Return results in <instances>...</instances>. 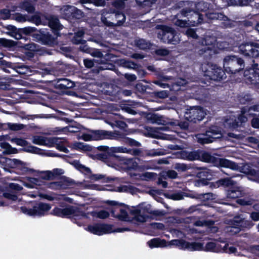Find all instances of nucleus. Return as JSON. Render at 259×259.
<instances>
[{
  "label": "nucleus",
  "mask_w": 259,
  "mask_h": 259,
  "mask_svg": "<svg viewBox=\"0 0 259 259\" xmlns=\"http://www.w3.org/2000/svg\"><path fill=\"white\" fill-rule=\"evenodd\" d=\"M259 39L254 35L246 34L238 45L239 53L246 58L254 59L259 58Z\"/></svg>",
  "instance_id": "f257e3e1"
},
{
  "label": "nucleus",
  "mask_w": 259,
  "mask_h": 259,
  "mask_svg": "<svg viewBox=\"0 0 259 259\" xmlns=\"http://www.w3.org/2000/svg\"><path fill=\"white\" fill-rule=\"evenodd\" d=\"M8 30L7 34L16 39L26 42L29 39V36L33 38V34L36 33L37 29L34 27L27 26L24 28H17L15 26L8 25L4 26ZM33 40V38H32Z\"/></svg>",
  "instance_id": "f03ea898"
},
{
  "label": "nucleus",
  "mask_w": 259,
  "mask_h": 259,
  "mask_svg": "<svg viewBox=\"0 0 259 259\" xmlns=\"http://www.w3.org/2000/svg\"><path fill=\"white\" fill-rule=\"evenodd\" d=\"M223 67L227 73L235 74L243 70L245 67L244 60L238 56L227 55L223 59Z\"/></svg>",
  "instance_id": "7ed1b4c3"
},
{
  "label": "nucleus",
  "mask_w": 259,
  "mask_h": 259,
  "mask_svg": "<svg viewBox=\"0 0 259 259\" xmlns=\"http://www.w3.org/2000/svg\"><path fill=\"white\" fill-rule=\"evenodd\" d=\"M113 226L110 224L96 223L94 225H89L87 230L90 233L99 236L113 232H123L132 230L129 227H119L113 229Z\"/></svg>",
  "instance_id": "20e7f679"
},
{
  "label": "nucleus",
  "mask_w": 259,
  "mask_h": 259,
  "mask_svg": "<svg viewBox=\"0 0 259 259\" xmlns=\"http://www.w3.org/2000/svg\"><path fill=\"white\" fill-rule=\"evenodd\" d=\"M204 72V76L210 80L202 81L206 86L210 85V80L221 81L227 77L225 69H223L216 64H211L209 65L208 64L207 68Z\"/></svg>",
  "instance_id": "39448f33"
},
{
  "label": "nucleus",
  "mask_w": 259,
  "mask_h": 259,
  "mask_svg": "<svg viewBox=\"0 0 259 259\" xmlns=\"http://www.w3.org/2000/svg\"><path fill=\"white\" fill-rule=\"evenodd\" d=\"M101 20L106 27H114L122 25L125 21V16L122 12H103Z\"/></svg>",
  "instance_id": "423d86ee"
},
{
  "label": "nucleus",
  "mask_w": 259,
  "mask_h": 259,
  "mask_svg": "<svg viewBox=\"0 0 259 259\" xmlns=\"http://www.w3.org/2000/svg\"><path fill=\"white\" fill-rule=\"evenodd\" d=\"M58 37L53 35L49 29L41 28L37 29L36 33L33 34V40L44 45L54 47L58 44Z\"/></svg>",
  "instance_id": "0eeeda50"
},
{
  "label": "nucleus",
  "mask_w": 259,
  "mask_h": 259,
  "mask_svg": "<svg viewBox=\"0 0 259 259\" xmlns=\"http://www.w3.org/2000/svg\"><path fill=\"white\" fill-rule=\"evenodd\" d=\"M109 166L112 167H118L123 171L127 172L132 170H136L138 167V163L133 158H126L116 153Z\"/></svg>",
  "instance_id": "6e6552de"
},
{
  "label": "nucleus",
  "mask_w": 259,
  "mask_h": 259,
  "mask_svg": "<svg viewBox=\"0 0 259 259\" xmlns=\"http://www.w3.org/2000/svg\"><path fill=\"white\" fill-rule=\"evenodd\" d=\"M156 28L160 30L157 34V37L165 44L176 45V31L172 27L165 25H157Z\"/></svg>",
  "instance_id": "1a4fd4ad"
},
{
  "label": "nucleus",
  "mask_w": 259,
  "mask_h": 259,
  "mask_svg": "<svg viewBox=\"0 0 259 259\" xmlns=\"http://www.w3.org/2000/svg\"><path fill=\"white\" fill-rule=\"evenodd\" d=\"M51 208L50 204L38 202L35 203L32 206V208H27L26 206H23L20 207L21 211L22 213L29 216H44L46 212L49 211Z\"/></svg>",
  "instance_id": "9d476101"
},
{
  "label": "nucleus",
  "mask_w": 259,
  "mask_h": 259,
  "mask_svg": "<svg viewBox=\"0 0 259 259\" xmlns=\"http://www.w3.org/2000/svg\"><path fill=\"white\" fill-rule=\"evenodd\" d=\"M206 115V110L203 107L195 106L187 108L184 116L188 121L196 123L202 120Z\"/></svg>",
  "instance_id": "9b49d317"
},
{
  "label": "nucleus",
  "mask_w": 259,
  "mask_h": 259,
  "mask_svg": "<svg viewBox=\"0 0 259 259\" xmlns=\"http://www.w3.org/2000/svg\"><path fill=\"white\" fill-rule=\"evenodd\" d=\"M52 214L58 217L65 218L70 215H73L75 217H81L84 218H88L86 212L84 211L79 209H75L72 206L61 208L55 207L51 211Z\"/></svg>",
  "instance_id": "f8f14e48"
},
{
  "label": "nucleus",
  "mask_w": 259,
  "mask_h": 259,
  "mask_svg": "<svg viewBox=\"0 0 259 259\" xmlns=\"http://www.w3.org/2000/svg\"><path fill=\"white\" fill-rule=\"evenodd\" d=\"M114 148H118V147L109 148L107 146H98L97 149L103 152L97 154V159L104 162L109 166L116 154L118 153V151L114 150Z\"/></svg>",
  "instance_id": "ddd939ff"
},
{
  "label": "nucleus",
  "mask_w": 259,
  "mask_h": 259,
  "mask_svg": "<svg viewBox=\"0 0 259 259\" xmlns=\"http://www.w3.org/2000/svg\"><path fill=\"white\" fill-rule=\"evenodd\" d=\"M52 85L60 94H69L68 90L74 88L75 83L66 78H57L52 81Z\"/></svg>",
  "instance_id": "4468645a"
},
{
  "label": "nucleus",
  "mask_w": 259,
  "mask_h": 259,
  "mask_svg": "<svg viewBox=\"0 0 259 259\" xmlns=\"http://www.w3.org/2000/svg\"><path fill=\"white\" fill-rule=\"evenodd\" d=\"M107 203L113 208L111 210L112 216L120 221H125L128 218V213L125 209L121 206H126L124 203H118L115 201L109 200Z\"/></svg>",
  "instance_id": "2eb2a0df"
},
{
  "label": "nucleus",
  "mask_w": 259,
  "mask_h": 259,
  "mask_svg": "<svg viewBox=\"0 0 259 259\" xmlns=\"http://www.w3.org/2000/svg\"><path fill=\"white\" fill-rule=\"evenodd\" d=\"M171 244L179 247L180 249L189 251L203 250V244L201 242H189L183 239H175L171 241Z\"/></svg>",
  "instance_id": "dca6fc26"
},
{
  "label": "nucleus",
  "mask_w": 259,
  "mask_h": 259,
  "mask_svg": "<svg viewBox=\"0 0 259 259\" xmlns=\"http://www.w3.org/2000/svg\"><path fill=\"white\" fill-rule=\"evenodd\" d=\"M257 63H254L253 67L244 71V76L248 83L255 85L259 89V68Z\"/></svg>",
  "instance_id": "f3484780"
},
{
  "label": "nucleus",
  "mask_w": 259,
  "mask_h": 259,
  "mask_svg": "<svg viewBox=\"0 0 259 259\" xmlns=\"http://www.w3.org/2000/svg\"><path fill=\"white\" fill-rule=\"evenodd\" d=\"M92 133L94 140H100L103 139H115L117 138H123L124 134L119 132H110L105 130H92Z\"/></svg>",
  "instance_id": "a211bd4d"
},
{
  "label": "nucleus",
  "mask_w": 259,
  "mask_h": 259,
  "mask_svg": "<svg viewBox=\"0 0 259 259\" xmlns=\"http://www.w3.org/2000/svg\"><path fill=\"white\" fill-rule=\"evenodd\" d=\"M216 41L214 37L206 36L202 41L203 47L199 53L204 57L211 56L215 54Z\"/></svg>",
  "instance_id": "6ab92c4d"
},
{
  "label": "nucleus",
  "mask_w": 259,
  "mask_h": 259,
  "mask_svg": "<svg viewBox=\"0 0 259 259\" xmlns=\"http://www.w3.org/2000/svg\"><path fill=\"white\" fill-rule=\"evenodd\" d=\"M181 13L183 17L192 19L191 20L189 21L190 23L193 26L200 24L203 21V15L198 11L186 8L181 11Z\"/></svg>",
  "instance_id": "aec40b11"
},
{
  "label": "nucleus",
  "mask_w": 259,
  "mask_h": 259,
  "mask_svg": "<svg viewBox=\"0 0 259 259\" xmlns=\"http://www.w3.org/2000/svg\"><path fill=\"white\" fill-rule=\"evenodd\" d=\"M247 121V117L244 115V113L242 112L237 117L227 119L225 122L230 129L234 130L240 127H244Z\"/></svg>",
  "instance_id": "412c9836"
},
{
  "label": "nucleus",
  "mask_w": 259,
  "mask_h": 259,
  "mask_svg": "<svg viewBox=\"0 0 259 259\" xmlns=\"http://www.w3.org/2000/svg\"><path fill=\"white\" fill-rule=\"evenodd\" d=\"M150 205L149 204L145 205L144 204H140L137 208L132 210V213L136 217H137L138 220L141 222H144L148 218V215L142 214V213H147L149 214H155L150 209Z\"/></svg>",
  "instance_id": "4be33fe9"
},
{
  "label": "nucleus",
  "mask_w": 259,
  "mask_h": 259,
  "mask_svg": "<svg viewBox=\"0 0 259 259\" xmlns=\"http://www.w3.org/2000/svg\"><path fill=\"white\" fill-rule=\"evenodd\" d=\"M245 192L242 187L239 186L236 182L225 192L226 197L228 199H235L244 195Z\"/></svg>",
  "instance_id": "5701e85b"
},
{
  "label": "nucleus",
  "mask_w": 259,
  "mask_h": 259,
  "mask_svg": "<svg viewBox=\"0 0 259 259\" xmlns=\"http://www.w3.org/2000/svg\"><path fill=\"white\" fill-rule=\"evenodd\" d=\"M0 65L13 68L20 74H26L30 70L29 67L24 64H17L15 65L14 66H13V65L11 62H7L3 59H0Z\"/></svg>",
  "instance_id": "b1692460"
},
{
  "label": "nucleus",
  "mask_w": 259,
  "mask_h": 259,
  "mask_svg": "<svg viewBox=\"0 0 259 259\" xmlns=\"http://www.w3.org/2000/svg\"><path fill=\"white\" fill-rule=\"evenodd\" d=\"M74 182L69 178L62 176L60 177L59 181L53 182L50 183V188L55 189L66 188L72 186Z\"/></svg>",
  "instance_id": "393cba45"
},
{
  "label": "nucleus",
  "mask_w": 259,
  "mask_h": 259,
  "mask_svg": "<svg viewBox=\"0 0 259 259\" xmlns=\"http://www.w3.org/2000/svg\"><path fill=\"white\" fill-rule=\"evenodd\" d=\"M49 26L51 29L54 35L60 36V31L62 29L63 26L60 23L59 19L56 16H51L48 19Z\"/></svg>",
  "instance_id": "a878e982"
},
{
  "label": "nucleus",
  "mask_w": 259,
  "mask_h": 259,
  "mask_svg": "<svg viewBox=\"0 0 259 259\" xmlns=\"http://www.w3.org/2000/svg\"><path fill=\"white\" fill-rule=\"evenodd\" d=\"M236 182L235 181L233 180L231 178H222L215 182L211 183L210 187L211 188H219L220 187H223L224 188L225 192L226 191V189H228Z\"/></svg>",
  "instance_id": "bb28decb"
},
{
  "label": "nucleus",
  "mask_w": 259,
  "mask_h": 259,
  "mask_svg": "<svg viewBox=\"0 0 259 259\" xmlns=\"http://www.w3.org/2000/svg\"><path fill=\"white\" fill-rule=\"evenodd\" d=\"M214 127H211L206 132L205 136L198 138V141L199 143L204 144L212 143L213 141L214 138L209 134L217 135L219 134L218 130L214 129Z\"/></svg>",
  "instance_id": "cd10ccee"
},
{
  "label": "nucleus",
  "mask_w": 259,
  "mask_h": 259,
  "mask_svg": "<svg viewBox=\"0 0 259 259\" xmlns=\"http://www.w3.org/2000/svg\"><path fill=\"white\" fill-rule=\"evenodd\" d=\"M214 164L221 167L229 168L232 170H237L239 167L236 162L224 158L217 157L216 161Z\"/></svg>",
  "instance_id": "c85d7f7f"
},
{
  "label": "nucleus",
  "mask_w": 259,
  "mask_h": 259,
  "mask_svg": "<svg viewBox=\"0 0 259 259\" xmlns=\"http://www.w3.org/2000/svg\"><path fill=\"white\" fill-rule=\"evenodd\" d=\"M196 152H198V157L196 158V160H199L205 162H212L214 163L216 161L217 157L211 155L208 152L197 150Z\"/></svg>",
  "instance_id": "c756f323"
},
{
  "label": "nucleus",
  "mask_w": 259,
  "mask_h": 259,
  "mask_svg": "<svg viewBox=\"0 0 259 259\" xmlns=\"http://www.w3.org/2000/svg\"><path fill=\"white\" fill-rule=\"evenodd\" d=\"M114 150H117L118 153L130 154L135 156H140L142 150L140 149L127 148L123 146H119L118 148H114Z\"/></svg>",
  "instance_id": "7c9ffc66"
},
{
  "label": "nucleus",
  "mask_w": 259,
  "mask_h": 259,
  "mask_svg": "<svg viewBox=\"0 0 259 259\" xmlns=\"http://www.w3.org/2000/svg\"><path fill=\"white\" fill-rule=\"evenodd\" d=\"M151 248L156 247H164L167 246V242L165 239H161L159 238L151 239L147 242Z\"/></svg>",
  "instance_id": "2f4dec72"
},
{
  "label": "nucleus",
  "mask_w": 259,
  "mask_h": 259,
  "mask_svg": "<svg viewBox=\"0 0 259 259\" xmlns=\"http://www.w3.org/2000/svg\"><path fill=\"white\" fill-rule=\"evenodd\" d=\"M180 156L182 159L188 160H195L196 158L198 157V152L196 150L192 151H188L186 150H183L180 152Z\"/></svg>",
  "instance_id": "473e14b6"
},
{
  "label": "nucleus",
  "mask_w": 259,
  "mask_h": 259,
  "mask_svg": "<svg viewBox=\"0 0 259 259\" xmlns=\"http://www.w3.org/2000/svg\"><path fill=\"white\" fill-rule=\"evenodd\" d=\"M221 248V245L219 243H217L214 242H207L203 250L206 251H211L214 252H219Z\"/></svg>",
  "instance_id": "72a5a7b5"
},
{
  "label": "nucleus",
  "mask_w": 259,
  "mask_h": 259,
  "mask_svg": "<svg viewBox=\"0 0 259 259\" xmlns=\"http://www.w3.org/2000/svg\"><path fill=\"white\" fill-rule=\"evenodd\" d=\"M119 65L122 67L127 69H136L138 67V64L135 62L126 59H120L118 61Z\"/></svg>",
  "instance_id": "f704fd0d"
},
{
  "label": "nucleus",
  "mask_w": 259,
  "mask_h": 259,
  "mask_svg": "<svg viewBox=\"0 0 259 259\" xmlns=\"http://www.w3.org/2000/svg\"><path fill=\"white\" fill-rule=\"evenodd\" d=\"M87 215L88 214H91L93 217H96L101 219H105L109 217V213L105 210H101L99 211H92L90 212L86 213Z\"/></svg>",
  "instance_id": "c9c22d12"
},
{
  "label": "nucleus",
  "mask_w": 259,
  "mask_h": 259,
  "mask_svg": "<svg viewBox=\"0 0 259 259\" xmlns=\"http://www.w3.org/2000/svg\"><path fill=\"white\" fill-rule=\"evenodd\" d=\"M237 99L240 104L242 105L249 104L252 100L251 96L248 94L239 95Z\"/></svg>",
  "instance_id": "e433bc0d"
},
{
  "label": "nucleus",
  "mask_w": 259,
  "mask_h": 259,
  "mask_svg": "<svg viewBox=\"0 0 259 259\" xmlns=\"http://www.w3.org/2000/svg\"><path fill=\"white\" fill-rule=\"evenodd\" d=\"M27 41L28 43L26 42L20 41L19 43L21 45L20 47L25 49L26 51H36V45L34 43H30V40L29 39Z\"/></svg>",
  "instance_id": "4c0bfd02"
},
{
  "label": "nucleus",
  "mask_w": 259,
  "mask_h": 259,
  "mask_svg": "<svg viewBox=\"0 0 259 259\" xmlns=\"http://www.w3.org/2000/svg\"><path fill=\"white\" fill-rule=\"evenodd\" d=\"M22 9H24L29 13L34 12L35 8L29 0H25L21 4Z\"/></svg>",
  "instance_id": "58836bf2"
},
{
  "label": "nucleus",
  "mask_w": 259,
  "mask_h": 259,
  "mask_svg": "<svg viewBox=\"0 0 259 259\" xmlns=\"http://www.w3.org/2000/svg\"><path fill=\"white\" fill-rule=\"evenodd\" d=\"M72 148L77 150H82L84 151H90L92 150L91 146L84 145L83 143L75 142L72 145Z\"/></svg>",
  "instance_id": "ea45409f"
},
{
  "label": "nucleus",
  "mask_w": 259,
  "mask_h": 259,
  "mask_svg": "<svg viewBox=\"0 0 259 259\" xmlns=\"http://www.w3.org/2000/svg\"><path fill=\"white\" fill-rule=\"evenodd\" d=\"M89 178L93 181H97L100 180H102V181L104 182H108L110 181V179L109 178H106L105 175H101V174H91L89 176Z\"/></svg>",
  "instance_id": "a19ab883"
},
{
  "label": "nucleus",
  "mask_w": 259,
  "mask_h": 259,
  "mask_svg": "<svg viewBox=\"0 0 259 259\" xmlns=\"http://www.w3.org/2000/svg\"><path fill=\"white\" fill-rule=\"evenodd\" d=\"M22 150L27 153L34 154H40L41 151V149L37 147L31 145L29 143L28 145H27V146H26L25 147H24L22 149Z\"/></svg>",
  "instance_id": "79ce46f5"
},
{
  "label": "nucleus",
  "mask_w": 259,
  "mask_h": 259,
  "mask_svg": "<svg viewBox=\"0 0 259 259\" xmlns=\"http://www.w3.org/2000/svg\"><path fill=\"white\" fill-rule=\"evenodd\" d=\"M47 138L40 136H34L32 138V143L38 145H46Z\"/></svg>",
  "instance_id": "37998d69"
},
{
  "label": "nucleus",
  "mask_w": 259,
  "mask_h": 259,
  "mask_svg": "<svg viewBox=\"0 0 259 259\" xmlns=\"http://www.w3.org/2000/svg\"><path fill=\"white\" fill-rule=\"evenodd\" d=\"M135 90L141 94H145L148 92L147 91L148 89H149V86L147 85H144L142 83H137L135 87Z\"/></svg>",
  "instance_id": "c03bdc74"
},
{
  "label": "nucleus",
  "mask_w": 259,
  "mask_h": 259,
  "mask_svg": "<svg viewBox=\"0 0 259 259\" xmlns=\"http://www.w3.org/2000/svg\"><path fill=\"white\" fill-rule=\"evenodd\" d=\"M156 1V0H136L137 5L142 8L150 7Z\"/></svg>",
  "instance_id": "a18cd8bd"
},
{
  "label": "nucleus",
  "mask_w": 259,
  "mask_h": 259,
  "mask_svg": "<svg viewBox=\"0 0 259 259\" xmlns=\"http://www.w3.org/2000/svg\"><path fill=\"white\" fill-rule=\"evenodd\" d=\"M83 64L85 67L87 68H91L95 65H97L99 64V61L96 59H84Z\"/></svg>",
  "instance_id": "49530a36"
},
{
  "label": "nucleus",
  "mask_w": 259,
  "mask_h": 259,
  "mask_svg": "<svg viewBox=\"0 0 259 259\" xmlns=\"http://www.w3.org/2000/svg\"><path fill=\"white\" fill-rule=\"evenodd\" d=\"M6 162L11 167H16L23 165V162L17 159H8L6 160Z\"/></svg>",
  "instance_id": "de8ad7c7"
},
{
  "label": "nucleus",
  "mask_w": 259,
  "mask_h": 259,
  "mask_svg": "<svg viewBox=\"0 0 259 259\" xmlns=\"http://www.w3.org/2000/svg\"><path fill=\"white\" fill-rule=\"evenodd\" d=\"M11 142L15 143L17 145L25 147L28 145L29 142L24 139L20 138H14L11 140Z\"/></svg>",
  "instance_id": "09e8293b"
},
{
  "label": "nucleus",
  "mask_w": 259,
  "mask_h": 259,
  "mask_svg": "<svg viewBox=\"0 0 259 259\" xmlns=\"http://www.w3.org/2000/svg\"><path fill=\"white\" fill-rule=\"evenodd\" d=\"M185 33L189 38L198 39L199 37V36L196 33V29L188 27L187 28Z\"/></svg>",
  "instance_id": "8fccbe9b"
},
{
  "label": "nucleus",
  "mask_w": 259,
  "mask_h": 259,
  "mask_svg": "<svg viewBox=\"0 0 259 259\" xmlns=\"http://www.w3.org/2000/svg\"><path fill=\"white\" fill-rule=\"evenodd\" d=\"M209 18L211 20H219L223 21L224 19H227V16L223 13H213L209 15Z\"/></svg>",
  "instance_id": "3c124183"
},
{
  "label": "nucleus",
  "mask_w": 259,
  "mask_h": 259,
  "mask_svg": "<svg viewBox=\"0 0 259 259\" xmlns=\"http://www.w3.org/2000/svg\"><path fill=\"white\" fill-rule=\"evenodd\" d=\"M230 2L233 5L246 6L250 4L251 0H230Z\"/></svg>",
  "instance_id": "603ef678"
},
{
  "label": "nucleus",
  "mask_w": 259,
  "mask_h": 259,
  "mask_svg": "<svg viewBox=\"0 0 259 259\" xmlns=\"http://www.w3.org/2000/svg\"><path fill=\"white\" fill-rule=\"evenodd\" d=\"M11 11L9 9H3L0 10V19L7 20L10 18Z\"/></svg>",
  "instance_id": "864d4df0"
},
{
  "label": "nucleus",
  "mask_w": 259,
  "mask_h": 259,
  "mask_svg": "<svg viewBox=\"0 0 259 259\" xmlns=\"http://www.w3.org/2000/svg\"><path fill=\"white\" fill-rule=\"evenodd\" d=\"M59 139L56 137H50L47 138L46 145L50 147H54L55 145L57 146V144L59 142Z\"/></svg>",
  "instance_id": "5fc2aeb1"
},
{
  "label": "nucleus",
  "mask_w": 259,
  "mask_h": 259,
  "mask_svg": "<svg viewBox=\"0 0 259 259\" xmlns=\"http://www.w3.org/2000/svg\"><path fill=\"white\" fill-rule=\"evenodd\" d=\"M175 168L179 172H184L190 168V166L186 164L177 163Z\"/></svg>",
  "instance_id": "6e6d98bb"
},
{
  "label": "nucleus",
  "mask_w": 259,
  "mask_h": 259,
  "mask_svg": "<svg viewBox=\"0 0 259 259\" xmlns=\"http://www.w3.org/2000/svg\"><path fill=\"white\" fill-rule=\"evenodd\" d=\"M147 118L152 123H157L160 119V117L155 113H149L147 115Z\"/></svg>",
  "instance_id": "4d7b16f0"
},
{
  "label": "nucleus",
  "mask_w": 259,
  "mask_h": 259,
  "mask_svg": "<svg viewBox=\"0 0 259 259\" xmlns=\"http://www.w3.org/2000/svg\"><path fill=\"white\" fill-rule=\"evenodd\" d=\"M8 125L9 128L11 130L14 131H17L22 130L24 127V125H23V124L19 123H8Z\"/></svg>",
  "instance_id": "13d9d810"
},
{
  "label": "nucleus",
  "mask_w": 259,
  "mask_h": 259,
  "mask_svg": "<svg viewBox=\"0 0 259 259\" xmlns=\"http://www.w3.org/2000/svg\"><path fill=\"white\" fill-rule=\"evenodd\" d=\"M83 15V12L77 8L74 7L73 11L71 13V17L72 18L79 19L82 17Z\"/></svg>",
  "instance_id": "bf43d9fd"
},
{
  "label": "nucleus",
  "mask_w": 259,
  "mask_h": 259,
  "mask_svg": "<svg viewBox=\"0 0 259 259\" xmlns=\"http://www.w3.org/2000/svg\"><path fill=\"white\" fill-rule=\"evenodd\" d=\"M22 189V187L18 184L11 183L9 184V185L6 187V189L7 191L9 190H15V191H20Z\"/></svg>",
  "instance_id": "052dcab7"
},
{
  "label": "nucleus",
  "mask_w": 259,
  "mask_h": 259,
  "mask_svg": "<svg viewBox=\"0 0 259 259\" xmlns=\"http://www.w3.org/2000/svg\"><path fill=\"white\" fill-rule=\"evenodd\" d=\"M13 40H8L4 38H0V47H10L13 45Z\"/></svg>",
  "instance_id": "680f3d73"
},
{
  "label": "nucleus",
  "mask_w": 259,
  "mask_h": 259,
  "mask_svg": "<svg viewBox=\"0 0 259 259\" xmlns=\"http://www.w3.org/2000/svg\"><path fill=\"white\" fill-rule=\"evenodd\" d=\"M125 142L131 146L139 147L141 146V144L140 142L128 137L125 138Z\"/></svg>",
  "instance_id": "e2e57ef3"
},
{
  "label": "nucleus",
  "mask_w": 259,
  "mask_h": 259,
  "mask_svg": "<svg viewBox=\"0 0 259 259\" xmlns=\"http://www.w3.org/2000/svg\"><path fill=\"white\" fill-rule=\"evenodd\" d=\"M40 177L42 179L45 180H53V174H52V171L50 170L42 172Z\"/></svg>",
  "instance_id": "0e129e2a"
},
{
  "label": "nucleus",
  "mask_w": 259,
  "mask_h": 259,
  "mask_svg": "<svg viewBox=\"0 0 259 259\" xmlns=\"http://www.w3.org/2000/svg\"><path fill=\"white\" fill-rule=\"evenodd\" d=\"M154 96L157 98L164 99L168 97V94L166 91H154Z\"/></svg>",
  "instance_id": "69168bd1"
},
{
  "label": "nucleus",
  "mask_w": 259,
  "mask_h": 259,
  "mask_svg": "<svg viewBox=\"0 0 259 259\" xmlns=\"http://www.w3.org/2000/svg\"><path fill=\"white\" fill-rule=\"evenodd\" d=\"M184 192H179L171 194L170 198L174 200H180L184 198Z\"/></svg>",
  "instance_id": "338daca9"
},
{
  "label": "nucleus",
  "mask_w": 259,
  "mask_h": 259,
  "mask_svg": "<svg viewBox=\"0 0 259 259\" xmlns=\"http://www.w3.org/2000/svg\"><path fill=\"white\" fill-rule=\"evenodd\" d=\"M223 21L221 23V25L222 27L224 28H232L234 26L233 22L231 20L228 18L227 17V19H224L223 20Z\"/></svg>",
  "instance_id": "774afa93"
}]
</instances>
